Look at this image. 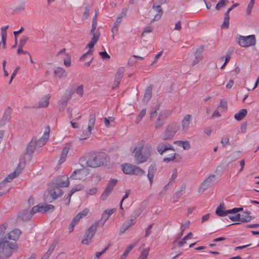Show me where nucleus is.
<instances>
[{
	"label": "nucleus",
	"mask_w": 259,
	"mask_h": 259,
	"mask_svg": "<svg viewBox=\"0 0 259 259\" xmlns=\"http://www.w3.org/2000/svg\"><path fill=\"white\" fill-rule=\"evenodd\" d=\"M146 109H143L139 113V115L137 118V122L138 123L140 121L142 120L143 117L146 114Z\"/></svg>",
	"instance_id": "5fc2aeb1"
},
{
	"label": "nucleus",
	"mask_w": 259,
	"mask_h": 259,
	"mask_svg": "<svg viewBox=\"0 0 259 259\" xmlns=\"http://www.w3.org/2000/svg\"><path fill=\"white\" fill-rule=\"evenodd\" d=\"M152 9L155 11L157 13L154 16L153 19L151 21V23H153L155 21L159 20L163 14V11L161 9L160 5H156L155 3L153 5Z\"/></svg>",
	"instance_id": "6ab92c4d"
},
{
	"label": "nucleus",
	"mask_w": 259,
	"mask_h": 259,
	"mask_svg": "<svg viewBox=\"0 0 259 259\" xmlns=\"http://www.w3.org/2000/svg\"><path fill=\"white\" fill-rule=\"evenodd\" d=\"M182 156L180 154L174 152V153H170L168 157L164 158L163 161L167 162L172 161H175L176 162H180L182 161Z\"/></svg>",
	"instance_id": "412c9836"
},
{
	"label": "nucleus",
	"mask_w": 259,
	"mask_h": 259,
	"mask_svg": "<svg viewBox=\"0 0 259 259\" xmlns=\"http://www.w3.org/2000/svg\"><path fill=\"white\" fill-rule=\"evenodd\" d=\"M35 144L34 143V140H31L27 146L25 154L27 155L32 154L34 152L36 147Z\"/></svg>",
	"instance_id": "c756f323"
},
{
	"label": "nucleus",
	"mask_w": 259,
	"mask_h": 259,
	"mask_svg": "<svg viewBox=\"0 0 259 259\" xmlns=\"http://www.w3.org/2000/svg\"><path fill=\"white\" fill-rule=\"evenodd\" d=\"M153 85L151 84L149 85L145 91L143 100L148 102L150 100L152 97V91Z\"/></svg>",
	"instance_id": "72a5a7b5"
},
{
	"label": "nucleus",
	"mask_w": 259,
	"mask_h": 259,
	"mask_svg": "<svg viewBox=\"0 0 259 259\" xmlns=\"http://www.w3.org/2000/svg\"><path fill=\"white\" fill-rule=\"evenodd\" d=\"M89 212V209L88 208H84L82 211L78 213L74 218H73L72 221L76 225L81 218L84 217L88 214Z\"/></svg>",
	"instance_id": "393cba45"
},
{
	"label": "nucleus",
	"mask_w": 259,
	"mask_h": 259,
	"mask_svg": "<svg viewBox=\"0 0 259 259\" xmlns=\"http://www.w3.org/2000/svg\"><path fill=\"white\" fill-rule=\"evenodd\" d=\"M247 111L245 109H242L234 115V118L237 121L242 120L247 115Z\"/></svg>",
	"instance_id": "cd10ccee"
},
{
	"label": "nucleus",
	"mask_w": 259,
	"mask_h": 259,
	"mask_svg": "<svg viewBox=\"0 0 259 259\" xmlns=\"http://www.w3.org/2000/svg\"><path fill=\"white\" fill-rule=\"evenodd\" d=\"M156 150L158 153L162 155L163 154L168 150L175 152L174 147L169 143L166 142H162L159 143L156 146Z\"/></svg>",
	"instance_id": "1a4fd4ad"
},
{
	"label": "nucleus",
	"mask_w": 259,
	"mask_h": 259,
	"mask_svg": "<svg viewBox=\"0 0 259 259\" xmlns=\"http://www.w3.org/2000/svg\"><path fill=\"white\" fill-rule=\"evenodd\" d=\"M26 155V154L24 153L23 155H21L20 158V162L19 163L16 169H19L20 170V172H22V170L24 168L25 165V162L26 160L25 158V155Z\"/></svg>",
	"instance_id": "ea45409f"
},
{
	"label": "nucleus",
	"mask_w": 259,
	"mask_h": 259,
	"mask_svg": "<svg viewBox=\"0 0 259 259\" xmlns=\"http://www.w3.org/2000/svg\"><path fill=\"white\" fill-rule=\"evenodd\" d=\"M156 164H151L148 168V172L149 173L155 174L156 172Z\"/></svg>",
	"instance_id": "69168bd1"
},
{
	"label": "nucleus",
	"mask_w": 259,
	"mask_h": 259,
	"mask_svg": "<svg viewBox=\"0 0 259 259\" xmlns=\"http://www.w3.org/2000/svg\"><path fill=\"white\" fill-rule=\"evenodd\" d=\"M97 26V20L96 18V16H94L93 20H92V28L90 31V33L91 34H94V33H95V30Z\"/></svg>",
	"instance_id": "49530a36"
},
{
	"label": "nucleus",
	"mask_w": 259,
	"mask_h": 259,
	"mask_svg": "<svg viewBox=\"0 0 259 259\" xmlns=\"http://www.w3.org/2000/svg\"><path fill=\"white\" fill-rule=\"evenodd\" d=\"M83 85H80L79 87H78L75 90V92L76 94H77L80 96H82L83 94Z\"/></svg>",
	"instance_id": "774afa93"
},
{
	"label": "nucleus",
	"mask_w": 259,
	"mask_h": 259,
	"mask_svg": "<svg viewBox=\"0 0 259 259\" xmlns=\"http://www.w3.org/2000/svg\"><path fill=\"white\" fill-rule=\"evenodd\" d=\"M50 98V96L48 95H46L44 97H43L40 101L39 102V104L37 106H36V108H44L48 106L49 103V100Z\"/></svg>",
	"instance_id": "c85d7f7f"
},
{
	"label": "nucleus",
	"mask_w": 259,
	"mask_h": 259,
	"mask_svg": "<svg viewBox=\"0 0 259 259\" xmlns=\"http://www.w3.org/2000/svg\"><path fill=\"white\" fill-rule=\"evenodd\" d=\"M171 111L168 110H164L159 114L155 122V127L159 129L164 124L165 120L170 115Z\"/></svg>",
	"instance_id": "6e6552de"
},
{
	"label": "nucleus",
	"mask_w": 259,
	"mask_h": 259,
	"mask_svg": "<svg viewBox=\"0 0 259 259\" xmlns=\"http://www.w3.org/2000/svg\"><path fill=\"white\" fill-rule=\"evenodd\" d=\"M50 130V127H48V129L46 130L43 136L37 139L36 137H33L32 140H34V143L35 144L36 147H42L47 142L49 138V133Z\"/></svg>",
	"instance_id": "9d476101"
},
{
	"label": "nucleus",
	"mask_w": 259,
	"mask_h": 259,
	"mask_svg": "<svg viewBox=\"0 0 259 259\" xmlns=\"http://www.w3.org/2000/svg\"><path fill=\"white\" fill-rule=\"evenodd\" d=\"M110 246V244H108L104 249H103L100 252H97L96 253V257L97 258H99V257L103 254L108 249L109 247Z\"/></svg>",
	"instance_id": "13d9d810"
},
{
	"label": "nucleus",
	"mask_w": 259,
	"mask_h": 259,
	"mask_svg": "<svg viewBox=\"0 0 259 259\" xmlns=\"http://www.w3.org/2000/svg\"><path fill=\"white\" fill-rule=\"evenodd\" d=\"M70 148L68 147H65L63 148L62 152L60 155V158L59 160V163L61 164L66 160V158Z\"/></svg>",
	"instance_id": "f704fd0d"
},
{
	"label": "nucleus",
	"mask_w": 259,
	"mask_h": 259,
	"mask_svg": "<svg viewBox=\"0 0 259 259\" xmlns=\"http://www.w3.org/2000/svg\"><path fill=\"white\" fill-rule=\"evenodd\" d=\"M189 224H190V221H188L185 224H182L181 225V229L182 232L181 233L180 236L177 239L174 240V243H175L177 241V239H179L180 238V237L183 235V232L184 231L185 229L189 227Z\"/></svg>",
	"instance_id": "8fccbe9b"
},
{
	"label": "nucleus",
	"mask_w": 259,
	"mask_h": 259,
	"mask_svg": "<svg viewBox=\"0 0 259 259\" xmlns=\"http://www.w3.org/2000/svg\"><path fill=\"white\" fill-rule=\"evenodd\" d=\"M134 165L126 163L122 165V169L124 174L131 175L133 170V167Z\"/></svg>",
	"instance_id": "473e14b6"
},
{
	"label": "nucleus",
	"mask_w": 259,
	"mask_h": 259,
	"mask_svg": "<svg viewBox=\"0 0 259 259\" xmlns=\"http://www.w3.org/2000/svg\"><path fill=\"white\" fill-rule=\"evenodd\" d=\"M229 16H225L224 22L221 26L222 29H227L229 28Z\"/></svg>",
	"instance_id": "09e8293b"
},
{
	"label": "nucleus",
	"mask_w": 259,
	"mask_h": 259,
	"mask_svg": "<svg viewBox=\"0 0 259 259\" xmlns=\"http://www.w3.org/2000/svg\"><path fill=\"white\" fill-rule=\"evenodd\" d=\"M12 110L10 107H8L5 111L4 115L0 121L1 125H4L8 122L11 118Z\"/></svg>",
	"instance_id": "a211bd4d"
},
{
	"label": "nucleus",
	"mask_w": 259,
	"mask_h": 259,
	"mask_svg": "<svg viewBox=\"0 0 259 259\" xmlns=\"http://www.w3.org/2000/svg\"><path fill=\"white\" fill-rule=\"evenodd\" d=\"M21 173L19 169H16L14 172L8 175L4 180L7 183L10 182L15 178L18 177Z\"/></svg>",
	"instance_id": "7c9ffc66"
},
{
	"label": "nucleus",
	"mask_w": 259,
	"mask_h": 259,
	"mask_svg": "<svg viewBox=\"0 0 259 259\" xmlns=\"http://www.w3.org/2000/svg\"><path fill=\"white\" fill-rule=\"evenodd\" d=\"M250 214V212L247 211L241 214V222L244 223L250 222L253 219L251 216L249 215Z\"/></svg>",
	"instance_id": "e433bc0d"
},
{
	"label": "nucleus",
	"mask_w": 259,
	"mask_h": 259,
	"mask_svg": "<svg viewBox=\"0 0 259 259\" xmlns=\"http://www.w3.org/2000/svg\"><path fill=\"white\" fill-rule=\"evenodd\" d=\"M21 233V231L20 230L15 229L10 232L8 234L5 235L4 237H6L7 238V240L9 239L13 240H16L18 239Z\"/></svg>",
	"instance_id": "aec40b11"
},
{
	"label": "nucleus",
	"mask_w": 259,
	"mask_h": 259,
	"mask_svg": "<svg viewBox=\"0 0 259 259\" xmlns=\"http://www.w3.org/2000/svg\"><path fill=\"white\" fill-rule=\"evenodd\" d=\"M237 42L241 47L247 48L254 46L256 43V39L254 35H250L244 36L238 35L237 37Z\"/></svg>",
	"instance_id": "20e7f679"
},
{
	"label": "nucleus",
	"mask_w": 259,
	"mask_h": 259,
	"mask_svg": "<svg viewBox=\"0 0 259 259\" xmlns=\"http://www.w3.org/2000/svg\"><path fill=\"white\" fill-rule=\"evenodd\" d=\"M182 146L184 150L189 149L191 147L190 144L188 141H183Z\"/></svg>",
	"instance_id": "338daca9"
},
{
	"label": "nucleus",
	"mask_w": 259,
	"mask_h": 259,
	"mask_svg": "<svg viewBox=\"0 0 259 259\" xmlns=\"http://www.w3.org/2000/svg\"><path fill=\"white\" fill-rule=\"evenodd\" d=\"M109 217L110 216H109V214L107 213L106 211H103V212L102 214V217H101V221H103V222L102 223V224H101L102 226H103L104 225L105 222L109 219Z\"/></svg>",
	"instance_id": "603ef678"
},
{
	"label": "nucleus",
	"mask_w": 259,
	"mask_h": 259,
	"mask_svg": "<svg viewBox=\"0 0 259 259\" xmlns=\"http://www.w3.org/2000/svg\"><path fill=\"white\" fill-rule=\"evenodd\" d=\"M55 209V207L52 204H47L45 205V212H48L49 211H53Z\"/></svg>",
	"instance_id": "e2e57ef3"
},
{
	"label": "nucleus",
	"mask_w": 259,
	"mask_h": 259,
	"mask_svg": "<svg viewBox=\"0 0 259 259\" xmlns=\"http://www.w3.org/2000/svg\"><path fill=\"white\" fill-rule=\"evenodd\" d=\"M100 225V221L98 220L94 224L91 225L87 230L81 243L84 244L88 245L91 241L94 235L95 234L97 227Z\"/></svg>",
	"instance_id": "39448f33"
},
{
	"label": "nucleus",
	"mask_w": 259,
	"mask_h": 259,
	"mask_svg": "<svg viewBox=\"0 0 259 259\" xmlns=\"http://www.w3.org/2000/svg\"><path fill=\"white\" fill-rule=\"evenodd\" d=\"M99 55L103 60H109L110 58V56L106 51L99 52Z\"/></svg>",
	"instance_id": "bf43d9fd"
},
{
	"label": "nucleus",
	"mask_w": 259,
	"mask_h": 259,
	"mask_svg": "<svg viewBox=\"0 0 259 259\" xmlns=\"http://www.w3.org/2000/svg\"><path fill=\"white\" fill-rule=\"evenodd\" d=\"M8 225L7 223H4L0 225V240H3L5 237V231L7 229Z\"/></svg>",
	"instance_id": "c03bdc74"
},
{
	"label": "nucleus",
	"mask_w": 259,
	"mask_h": 259,
	"mask_svg": "<svg viewBox=\"0 0 259 259\" xmlns=\"http://www.w3.org/2000/svg\"><path fill=\"white\" fill-rule=\"evenodd\" d=\"M32 213L34 214L36 212L45 213V205L38 204L32 208Z\"/></svg>",
	"instance_id": "a19ab883"
},
{
	"label": "nucleus",
	"mask_w": 259,
	"mask_h": 259,
	"mask_svg": "<svg viewBox=\"0 0 259 259\" xmlns=\"http://www.w3.org/2000/svg\"><path fill=\"white\" fill-rule=\"evenodd\" d=\"M191 115L187 114L185 115L182 121V131L185 133L189 127L190 121L191 119Z\"/></svg>",
	"instance_id": "5701e85b"
},
{
	"label": "nucleus",
	"mask_w": 259,
	"mask_h": 259,
	"mask_svg": "<svg viewBox=\"0 0 259 259\" xmlns=\"http://www.w3.org/2000/svg\"><path fill=\"white\" fill-rule=\"evenodd\" d=\"M136 246V244H132L128 246L123 253L121 255L120 259H125L129 252L132 250V249Z\"/></svg>",
	"instance_id": "37998d69"
},
{
	"label": "nucleus",
	"mask_w": 259,
	"mask_h": 259,
	"mask_svg": "<svg viewBox=\"0 0 259 259\" xmlns=\"http://www.w3.org/2000/svg\"><path fill=\"white\" fill-rule=\"evenodd\" d=\"M215 178V176L214 175H210L200 185L198 192L200 193H203L205 190L211 187L214 182Z\"/></svg>",
	"instance_id": "9b49d317"
},
{
	"label": "nucleus",
	"mask_w": 259,
	"mask_h": 259,
	"mask_svg": "<svg viewBox=\"0 0 259 259\" xmlns=\"http://www.w3.org/2000/svg\"><path fill=\"white\" fill-rule=\"evenodd\" d=\"M222 208L225 209V204L224 202L221 203L220 205L218 206L215 210V214L219 217L226 216V210H223Z\"/></svg>",
	"instance_id": "c9c22d12"
},
{
	"label": "nucleus",
	"mask_w": 259,
	"mask_h": 259,
	"mask_svg": "<svg viewBox=\"0 0 259 259\" xmlns=\"http://www.w3.org/2000/svg\"><path fill=\"white\" fill-rule=\"evenodd\" d=\"M195 59L192 63L193 65H195L196 64L198 63L199 61H200L202 59V56L199 55L198 54H196V53H195Z\"/></svg>",
	"instance_id": "4d7b16f0"
},
{
	"label": "nucleus",
	"mask_w": 259,
	"mask_h": 259,
	"mask_svg": "<svg viewBox=\"0 0 259 259\" xmlns=\"http://www.w3.org/2000/svg\"><path fill=\"white\" fill-rule=\"evenodd\" d=\"M149 254V249H145L143 250L142 252L141 253L140 255L138 257V259H146Z\"/></svg>",
	"instance_id": "3c124183"
},
{
	"label": "nucleus",
	"mask_w": 259,
	"mask_h": 259,
	"mask_svg": "<svg viewBox=\"0 0 259 259\" xmlns=\"http://www.w3.org/2000/svg\"><path fill=\"white\" fill-rule=\"evenodd\" d=\"M145 174V171L140 167L134 165L132 175L142 176Z\"/></svg>",
	"instance_id": "58836bf2"
},
{
	"label": "nucleus",
	"mask_w": 259,
	"mask_h": 259,
	"mask_svg": "<svg viewBox=\"0 0 259 259\" xmlns=\"http://www.w3.org/2000/svg\"><path fill=\"white\" fill-rule=\"evenodd\" d=\"M14 243L10 242L5 237L0 241V259L9 257L12 254L14 248Z\"/></svg>",
	"instance_id": "7ed1b4c3"
},
{
	"label": "nucleus",
	"mask_w": 259,
	"mask_h": 259,
	"mask_svg": "<svg viewBox=\"0 0 259 259\" xmlns=\"http://www.w3.org/2000/svg\"><path fill=\"white\" fill-rule=\"evenodd\" d=\"M9 28V25L1 28V35L2 39L3 47L4 49L6 46V39L7 36V30Z\"/></svg>",
	"instance_id": "bb28decb"
},
{
	"label": "nucleus",
	"mask_w": 259,
	"mask_h": 259,
	"mask_svg": "<svg viewBox=\"0 0 259 259\" xmlns=\"http://www.w3.org/2000/svg\"><path fill=\"white\" fill-rule=\"evenodd\" d=\"M54 184L60 188L68 187L69 185V178L66 175L59 176L56 179Z\"/></svg>",
	"instance_id": "dca6fc26"
},
{
	"label": "nucleus",
	"mask_w": 259,
	"mask_h": 259,
	"mask_svg": "<svg viewBox=\"0 0 259 259\" xmlns=\"http://www.w3.org/2000/svg\"><path fill=\"white\" fill-rule=\"evenodd\" d=\"M71 97V94L69 93L68 94H66L63 96L61 100V102L62 103L63 105L66 106L67 105V103L69 100L70 99Z\"/></svg>",
	"instance_id": "de8ad7c7"
},
{
	"label": "nucleus",
	"mask_w": 259,
	"mask_h": 259,
	"mask_svg": "<svg viewBox=\"0 0 259 259\" xmlns=\"http://www.w3.org/2000/svg\"><path fill=\"white\" fill-rule=\"evenodd\" d=\"M117 183V180L115 179H112L107 186H106V188L105 190V191L103 192L101 195V199L103 200H105L106 199L107 197L109 196V195L111 193L114 187L116 185Z\"/></svg>",
	"instance_id": "2eb2a0df"
},
{
	"label": "nucleus",
	"mask_w": 259,
	"mask_h": 259,
	"mask_svg": "<svg viewBox=\"0 0 259 259\" xmlns=\"http://www.w3.org/2000/svg\"><path fill=\"white\" fill-rule=\"evenodd\" d=\"M179 129V125L177 123H171L167 125L162 139L164 140H171Z\"/></svg>",
	"instance_id": "423d86ee"
},
{
	"label": "nucleus",
	"mask_w": 259,
	"mask_h": 259,
	"mask_svg": "<svg viewBox=\"0 0 259 259\" xmlns=\"http://www.w3.org/2000/svg\"><path fill=\"white\" fill-rule=\"evenodd\" d=\"M193 234L191 232H189L186 236H185L180 241L178 242V245L179 246L181 247L185 244L186 242V241L188 239H190L192 237Z\"/></svg>",
	"instance_id": "a18cd8bd"
},
{
	"label": "nucleus",
	"mask_w": 259,
	"mask_h": 259,
	"mask_svg": "<svg viewBox=\"0 0 259 259\" xmlns=\"http://www.w3.org/2000/svg\"><path fill=\"white\" fill-rule=\"evenodd\" d=\"M152 150V145L149 143L145 144L144 140H141L139 142L133 152L135 153L134 160L135 163L139 164L146 162L150 157Z\"/></svg>",
	"instance_id": "f03ea898"
},
{
	"label": "nucleus",
	"mask_w": 259,
	"mask_h": 259,
	"mask_svg": "<svg viewBox=\"0 0 259 259\" xmlns=\"http://www.w3.org/2000/svg\"><path fill=\"white\" fill-rule=\"evenodd\" d=\"M96 120L95 113H91L90 115V119L89 121V124L87 130L84 131L82 135H81L80 140H83L87 139L91 134V132L94 126Z\"/></svg>",
	"instance_id": "0eeeda50"
},
{
	"label": "nucleus",
	"mask_w": 259,
	"mask_h": 259,
	"mask_svg": "<svg viewBox=\"0 0 259 259\" xmlns=\"http://www.w3.org/2000/svg\"><path fill=\"white\" fill-rule=\"evenodd\" d=\"M221 143L223 146H225L226 145L229 144V138L228 136H224L221 140Z\"/></svg>",
	"instance_id": "052dcab7"
},
{
	"label": "nucleus",
	"mask_w": 259,
	"mask_h": 259,
	"mask_svg": "<svg viewBox=\"0 0 259 259\" xmlns=\"http://www.w3.org/2000/svg\"><path fill=\"white\" fill-rule=\"evenodd\" d=\"M132 226L130 221H125L120 228L119 234L124 233Z\"/></svg>",
	"instance_id": "79ce46f5"
},
{
	"label": "nucleus",
	"mask_w": 259,
	"mask_h": 259,
	"mask_svg": "<svg viewBox=\"0 0 259 259\" xmlns=\"http://www.w3.org/2000/svg\"><path fill=\"white\" fill-rule=\"evenodd\" d=\"M91 7L90 6H87L85 8L84 12L83 14L82 17L84 19H86L88 18L89 16V12L90 10Z\"/></svg>",
	"instance_id": "0e129e2a"
},
{
	"label": "nucleus",
	"mask_w": 259,
	"mask_h": 259,
	"mask_svg": "<svg viewBox=\"0 0 259 259\" xmlns=\"http://www.w3.org/2000/svg\"><path fill=\"white\" fill-rule=\"evenodd\" d=\"M117 183V180L115 179H112L107 186H106V188L105 190V191L103 192L101 195V199L103 200H105L106 199L107 197L109 196V195L111 193L114 187L116 185Z\"/></svg>",
	"instance_id": "ddd939ff"
},
{
	"label": "nucleus",
	"mask_w": 259,
	"mask_h": 259,
	"mask_svg": "<svg viewBox=\"0 0 259 259\" xmlns=\"http://www.w3.org/2000/svg\"><path fill=\"white\" fill-rule=\"evenodd\" d=\"M229 218L230 220H231L232 221L235 222V221H240L241 222V214L240 213H237L234 216H229Z\"/></svg>",
	"instance_id": "680f3d73"
},
{
	"label": "nucleus",
	"mask_w": 259,
	"mask_h": 259,
	"mask_svg": "<svg viewBox=\"0 0 259 259\" xmlns=\"http://www.w3.org/2000/svg\"><path fill=\"white\" fill-rule=\"evenodd\" d=\"M138 216L139 214L136 213H134L131 215L130 220L128 221H130L132 226L135 224V220Z\"/></svg>",
	"instance_id": "6e6d98bb"
},
{
	"label": "nucleus",
	"mask_w": 259,
	"mask_h": 259,
	"mask_svg": "<svg viewBox=\"0 0 259 259\" xmlns=\"http://www.w3.org/2000/svg\"><path fill=\"white\" fill-rule=\"evenodd\" d=\"M54 72L55 75L59 78L65 77L67 75L65 70L61 67H57L54 70Z\"/></svg>",
	"instance_id": "2f4dec72"
},
{
	"label": "nucleus",
	"mask_w": 259,
	"mask_h": 259,
	"mask_svg": "<svg viewBox=\"0 0 259 259\" xmlns=\"http://www.w3.org/2000/svg\"><path fill=\"white\" fill-rule=\"evenodd\" d=\"M124 72V68L123 67L119 68L117 72L116 73L114 80L116 81V82H120Z\"/></svg>",
	"instance_id": "4c0bfd02"
},
{
	"label": "nucleus",
	"mask_w": 259,
	"mask_h": 259,
	"mask_svg": "<svg viewBox=\"0 0 259 259\" xmlns=\"http://www.w3.org/2000/svg\"><path fill=\"white\" fill-rule=\"evenodd\" d=\"M28 40V37L27 36H23L22 38L20 40L18 47H19V48H23Z\"/></svg>",
	"instance_id": "864d4df0"
},
{
	"label": "nucleus",
	"mask_w": 259,
	"mask_h": 259,
	"mask_svg": "<svg viewBox=\"0 0 259 259\" xmlns=\"http://www.w3.org/2000/svg\"><path fill=\"white\" fill-rule=\"evenodd\" d=\"M107 155L104 152H91L79 159V163L83 167L96 168L106 163Z\"/></svg>",
	"instance_id": "f257e3e1"
},
{
	"label": "nucleus",
	"mask_w": 259,
	"mask_h": 259,
	"mask_svg": "<svg viewBox=\"0 0 259 259\" xmlns=\"http://www.w3.org/2000/svg\"><path fill=\"white\" fill-rule=\"evenodd\" d=\"M117 183V180L115 179H112L107 186H106V188L105 190V191L103 192L101 195V199L103 200H105L106 199L107 197L109 196V195L111 193L114 187L116 185Z\"/></svg>",
	"instance_id": "4468645a"
},
{
	"label": "nucleus",
	"mask_w": 259,
	"mask_h": 259,
	"mask_svg": "<svg viewBox=\"0 0 259 259\" xmlns=\"http://www.w3.org/2000/svg\"><path fill=\"white\" fill-rule=\"evenodd\" d=\"M63 193V191L56 185L53 186L49 190V194L53 199L60 197Z\"/></svg>",
	"instance_id": "f3484780"
},
{
	"label": "nucleus",
	"mask_w": 259,
	"mask_h": 259,
	"mask_svg": "<svg viewBox=\"0 0 259 259\" xmlns=\"http://www.w3.org/2000/svg\"><path fill=\"white\" fill-rule=\"evenodd\" d=\"M89 174V170L83 167L75 170L72 173L70 178L73 180H81L84 178Z\"/></svg>",
	"instance_id": "f8f14e48"
},
{
	"label": "nucleus",
	"mask_w": 259,
	"mask_h": 259,
	"mask_svg": "<svg viewBox=\"0 0 259 259\" xmlns=\"http://www.w3.org/2000/svg\"><path fill=\"white\" fill-rule=\"evenodd\" d=\"M93 35V37L91 38V40L90 41L89 43L88 44L87 47H88L90 48V50H91V49L93 48L95 45L96 44V42L99 40L100 33L98 30H97L95 33H94Z\"/></svg>",
	"instance_id": "b1692460"
},
{
	"label": "nucleus",
	"mask_w": 259,
	"mask_h": 259,
	"mask_svg": "<svg viewBox=\"0 0 259 259\" xmlns=\"http://www.w3.org/2000/svg\"><path fill=\"white\" fill-rule=\"evenodd\" d=\"M34 214V213H32V209L30 212L27 210H23L19 212V217L22 220L26 221L30 220Z\"/></svg>",
	"instance_id": "4be33fe9"
},
{
	"label": "nucleus",
	"mask_w": 259,
	"mask_h": 259,
	"mask_svg": "<svg viewBox=\"0 0 259 259\" xmlns=\"http://www.w3.org/2000/svg\"><path fill=\"white\" fill-rule=\"evenodd\" d=\"M89 212V209L88 208H84L82 211L78 213L74 218H73L72 221L76 225L81 218L84 217L88 214Z\"/></svg>",
	"instance_id": "a878e982"
}]
</instances>
